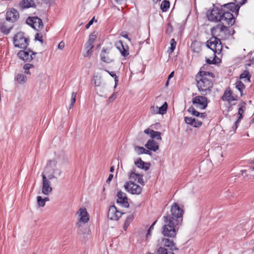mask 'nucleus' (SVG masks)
<instances>
[{"label": "nucleus", "mask_w": 254, "mask_h": 254, "mask_svg": "<svg viewBox=\"0 0 254 254\" xmlns=\"http://www.w3.org/2000/svg\"><path fill=\"white\" fill-rule=\"evenodd\" d=\"M207 17L210 21L220 22L228 26H232L235 23L233 15L222 7L214 6L207 11Z\"/></svg>", "instance_id": "1"}, {"label": "nucleus", "mask_w": 254, "mask_h": 254, "mask_svg": "<svg viewBox=\"0 0 254 254\" xmlns=\"http://www.w3.org/2000/svg\"><path fill=\"white\" fill-rule=\"evenodd\" d=\"M214 77L213 73L205 71H200L196 75L195 79L197 87L202 95H206L210 93Z\"/></svg>", "instance_id": "2"}, {"label": "nucleus", "mask_w": 254, "mask_h": 254, "mask_svg": "<svg viewBox=\"0 0 254 254\" xmlns=\"http://www.w3.org/2000/svg\"><path fill=\"white\" fill-rule=\"evenodd\" d=\"M183 210L176 203H174L172 205L170 213L166 214L163 217V226H171L179 229L183 221Z\"/></svg>", "instance_id": "3"}, {"label": "nucleus", "mask_w": 254, "mask_h": 254, "mask_svg": "<svg viewBox=\"0 0 254 254\" xmlns=\"http://www.w3.org/2000/svg\"><path fill=\"white\" fill-rule=\"evenodd\" d=\"M225 24H218L213 27L211 30L212 36H216L220 40H226L235 33L233 28L227 27Z\"/></svg>", "instance_id": "4"}, {"label": "nucleus", "mask_w": 254, "mask_h": 254, "mask_svg": "<svg viewBox=\"0 0 254 254\" xmlns=\"http://www.w3.org/2000/svg\"><path fill=\"white\" fill-rule=\"evenodd\" d=\"M28 39L25 37L23 32L17 33L13 39L14 46L21 49H26L28 45Z\"/></svg>", "instance_id": "5"}, {"label": "nucleus", "mask_w": 254, "mask_h": 254, "mask_svg": "<svg viewBox=\"0 0 254 254\" xmlns=\"http://www.w3.org/2000/svg\"><path fill=\"white\" fill-rule=\"evenodd\" d=\"M207 46L215 54H218L221 53L222 48L220 39L214 36L207 41Z\"/></svg>", "instance_id": "6"}, {"label": "nucleus", "mask_w": 254, "mask_h": 254, "mask_svg": "<svg viewBox=\"0 0 254 254\" xmlns=\"http://www.w3.org/2000/svg\"><path fill=\"white\" fill-rule=\"evenodd\" d=\"M205 95H198L193 97L192 99V104L196 108L203 110L207 106V99L205 97Z\"/></svg>", "instance_id": "7"}, {"label": "nucleus", "mask_w": 254, "mask_h": 254, "mask_svg": "<svg viewBox=\"0 0 254 254\" xmlns=\"http://www.w3.org/2000/svg\"><path fill=\"white\" fill-rule=\"evenodd\" d=\"M26 22L37 31L42 29L43 26L42 19L37 16L29 17L27 18Z\"/></svg>", "instance_id": "8"}, {"label": "nucleus", "mask_w": 254, "mask_h": 254, "mask_svg": "<svg viewBox=\"0 0 254 254\" xmlns=\"http://www.w3.org/2000/svg\"><path fill=\"white\" fill-rule=\"evenodd\" d=\"M125 188L127 191L132 194H139L142 191L141 187L132 181L126 182Z\"/></svg>", "instance_id": "9"}, {"label": "nucleus", "mask_w": 254, "mask_h": 254, "mask_svg": "<svg viewBox=\"0 0 254 254\" xmlns=\"http://www.w3.org/2000/svg\"><path fill=\"white\" fill-rule=\"evenodd\" d=\"M57 162L55 160H49L47 163L45 169V173L52 172L56 175L60 176L62 174V171L56 167Z\"/></svg>", "instance_id": "10"}, {"label": "nucleus", "mask_w": 254, "mask_h": 254, "mask_svg": "<svg viewBox=\"0 0 254 254\" xmlns=\"http://www.w3.org/2000/svg\"><path fill=\"white\" fill-rule=\"evenodd\" d=\"M129 181H132L133 182H137L140 185L144 186V182L143 179V175L137 173L135 169L133 168L132 170L128 173Z\"/></svg>", "instance_id": "11"}, {"label": "nucleus", "mask_w": 254, "mask_h": 254, "mask_svg": "<svg viewBox=\"0 0 254 254\" xmlns=\"http://www.w3.org/2000/svg\"><path fill=\"white\" fill-rule=\"evenodd\" d=\"M178 230V228H175L171 226H163L161 232L163 235L165 237L176 238Z\"/></svg>", "instance_id": "12"}, {"label": "nucleus", "mask_w": 254, "mask_h": 254, "mask_svg": "<svg viewBox=\"0 0 254 254\" xmlns=\"http://www.w3.org/2000/svg\"><path fill=\"white\" fill-rule=\"evenodd\" d=\"M42 193L48 195L52 191V188L50 186L51 182L47 179L44 173L42 174Z\"/></svg>", "instance_id": "13"}, {"label": "nucleus", "mask_w": 254, "mask_h": 254, "mask_svg": "<svg viewBox=\"0 0 254 254\" xmlns=\"http://www.w3.org/2000/svg\"><path fill=\"white\" fill-rule=\"evenodd\" d=\"M35 54L36 53H33L30 50L25 49L20 51L17 54V56L24 62H30L33 59L32 56Z\"/></svg>", "instance_id": "14"}, {"label": "nucleus", "mask_w": 254, "mask_h": 254, "mask_svg": "<svg viewBox=\"0 0 254 254\" xmlns=\"http://www.w3.org/2000/svg\"><path fill=\"white\" fill-rule=\"evenodd\" d=\"M123 213L117 210L114 205L110 207L108 213V217L112 220H118Z\"/></svg>", "instance_id": "15"}, {"label": "nucleus", "mask_w": 254, "mask_h": 254, "mask_svg": "<svg viewBox=\"0 0 254 254\" xmlns=\"http://www.w3.org/2000/svg\"><path fill=\"white\" fill-rule=\"evenodd\" d=\"M36 6L34 0H22L19 3L18 8L21 10H23L31 7L35 8Z\"/></svg>", "instance_id": "16"}, {"label": "nucleus", "mask_w": 254, "mask_h": 254, "mask_svg": "<svg viewBox=\"0 0 254 254\" xmlns=\"http://www.w3.org/2000/svg\"><path fill=\"white\" fill-rule=\"evenodd\" d=\"M221 99L223 101H227L229 103H231L233 101L237 100L238 96L236 95H234L230 88L228 87L225 90Z\"/></svg>", "instance_id": "17"}, {"label": "nucleus", "mask_w": 254, "mask_h": 254, "mask_svg": "<svg viewBox=\"0 0 254 254\" xmlns=\"http://www.w3.org/2000/svg\"><path fill=\"white\" fill-rule=\"evenodd\" d=\"M117 203L120 204L122 206L127 208L129 206V204L127 202V198L125 193L119 190L117 193Z\"/></svg>", "instance_id": "18"}, {"label": "nucleus", "mask_w": 254, "mask_h": 254, "mask_svg": "<svg viewBox=\"0 0 254 254\" xmlns=\"http://www.w3.org/2000/svg\"><path fill=\"white\" fill-rule=\"evenodd\" d=\"M18 17L19 13L16 9L11 8L7 11L6 14V20L7 21L14 22L17 20Z\"/></svg>", "instance_id": "19"}, {"label": "nucleus", "mask_w": 254, "mask_h": 254, "mask_svg": "<svg viewBox=\"0 0 254 254\" xmlns=\"http://www.w3.org/2000/svg\"><path fill=\"white\" fill-rule=\"evenodd\" d=\"M174 239L165 237V238L161 239V242L165 247L169 248L170 250L172 251L178 250V248L176 247L175 243L174 242Z\"/></svg>", "instance_id": "20"}, {"label": "nucleus", "mask_w": 254, "mask_h": 254, "mask_svg": "<svg viewBox=\"0 0 254 254\" xmlns=\"http://www.w3.org/2000/svg\"><path fill=\"white\" fill-rule=\"evenodd\" d=\"M77 213L79 217V221L80 222L86 223L88 221L89 217L86 208H80Z\"/></svg>", "instance_id": "21"}, {"label": "nucleus", "mask_w": 254, "mask_h": 254, "mask_svg": "<svg viewBox=\"0 0 254 254\" xmlns=\"http://www.w3.org/2000/svg\"><path fill=\"white\" fill-rule=\"evenodd\" d=\"M116 46L117 48V49L120 51L123 56L127 57V56L128 55V48L127 46H124L123 42L122 41L120 40L116 42Z\"/></svg>", "instance_id": "22"}, {"label": "nucleus", "mask_w": 254, "mask_h": 254, "mask_svg": "<svg viewBox=\"0 0 254 254\" xmlns=\"http://www.w3.org/2000/svg\"><path fill=\"white\" fill-rule=\"evenodd\" d=\"M185 121L186 124L191 125L195 127H199L202 125V122L201 121H199L198 120H195L191 117H185Z\"/></svg>", "instance_id": "23"}, {"label": "nucleus", "mask_w": 254, "mask_h": 254, "mask_svg": "<svg viewBox=\"0 0 254 254\" xmlns=\"http://www.w3.org/2000/svg\"><path fill=\"white\" fill-rule=\"evenodd\" d=\"M145 146L149 150L156 151L159 149L158 143L153 139H149Z\"/></svg>", "instance_id": "24"}, {"label": "nucleus", "mask_w": 254, "mask_h": 254, "mask_svg": "<svg viewBox=\"0 0 254 254\" xmlns=\"http://www.w3.org/2000/svg\"><path fill=\"white\" fill-rule=\"evenodd\" d=\"M135 166L139 168L147 171L149 168L150 164L143 161L141 158L137 159L135 162Z\"/></svg>", "instance_id": "25"}, {"label": "nucleus", "mask_w": 254, "mask_h": 254, "mask_svg": "<svg viewBox=\"0 0 254 254\" xmlns=\"http://www.w3.org/2000/svg\"><path fill=\"white\" fill-rule=\"evenodd\" d=\"M144 133L149 134L150 136L152 138H156L158 140H161V132L159 131H154L150 128H147L144 130Z\"/></svg>", "instance_id": "26"}, {"label": "nucleus", "mask_w": 254, "mask_h": 254, "mask_svg": "<svg viewBox=\"0 0 254 254\" xmlns=\"http://www.w3.org/2000/svg\"><path fill=\"white\" fill-rule=\"evenodd\" d=\"M109 52L105 49H103L101 55V60L106 63H110L113 61V59L109 56Z\"/></svg>", "instance_id": "27"}, {"label": "nucleus", "mask_w": 254, "mask_h": 254, "mask_svg": "<svg viewBox=\"0 0 254 254\" xmlns=\"http://www.w3.org/2000/svg\"><path fill=\"white\" fill-rule=\"evenodd\" d=\"M94 48L93 44L89 43H86L85 45V49L86 50V52L83 54L84 57H87L90 56L92 53V49Z\"/></svg>", "instance_id": "28"}, {"label": "nucleus", "mask_w": 254, "mask_h": 254, "mask_svg": "<svg viewBox=\"0 0 254 254\" xmlns=\"http://www.w3.org/2000/svg\"><path fill=\"white\" fill-rule=\"evenodd\" d=\"M246 103L242 101L239 104V108L238 109V115H239V119H242L243 118V114L246 110Z\"/></svg>", "instance_id": "29"}, {"label": "nucleus", "mask_w": 254, "mask_h": 254, "mask_svg": "<svg viewBox=\"0 0 254 254\" xmlns=\"http://www.w3.org/2000/svg\"><path fill=\"white\" fill-rule=\"evenodd\" d=\"M15 79L17 81V82L18 83L20 84H23L26 82L27 77L23 74L18 73L16 75Z\"/></svg>", "instance_id": "30"}, {"label": "nucleus", "mask_w": 254, "mask_h": 254, "mask_svg": "<svg viewBox=\"0 0 254 254\" xmlns=\"http://www.w3.org/2000/svg\"><path fill=\"white\" fill-rule=\"evenodd\" d=\"M11 28L12 26L8 27L6 25L5 23H3L0 27V30L4 34L7 35L9 33Z\"/></svg>", "instance_id": "31"}, {"label": "nucleus", "mask_w": 254, "mask_h": 254, "mask_svg": "<svg viewBox=\"0 0 254 254\" xmlns=\"http://www.w3.org/2000/svg\"><path fill=\"white\" fill-rule=\"evenodd\" d=\"M92 81L95 86H100L102 83V77L99 75H94Z\"/></svg>", "instance_id": "32"}, {"label": "nucleus", "mask_w": 254, "mask_h": 254, "mask_svg": "<svg viewBox=\"0 0 254 254\" xmlns=\"http://www.w3.org/2000/svg\"><path fill=\"white\" fill-rule=\"evenodd\" d=\"M235 87L240 91L241 96H242L243 95V90L245 88L244 83L240 81H238L235 83Z\"/></svg>", "instance_id": "33"}, {"label": "nucleus", "mask_w": 254, "mask_h": 254, "mask_svg": "<svg viewBox=\"0 0 254 254\" xmlns=\"http://www.w3.org/2000/svg\"><path fill=\"white\" fill-rule=\"evenodd\" d=\"M157 254H174L173 252V251L171 250H169L166 248H162L160 247L158 251H157Z\"/></svg>", "instance_id": "34"}, {"label": "nucleus", "mask_w": 254, "mask_h": 254, "mask_svg": "<svg viewBox=\"0 0 254 254\" xmlns=\"http://www.w3.org/2000/svg\"><path fill=\"white\" fill-rule=\"evenodd\" d=\"M170 7V2L168 0H163L161 4V8L163 11H166Z\"/></svg>", "instance_id": "35"}, {"label": "nucleus", "mask_w": 254, "mask_h": 254, "mask_svg": "<svg viewBox=\"0 0 254 254\" xmlns=\"http://www.w3.org/2000/svg\"><path fill=\"white\" fill-rule=\"evenodd\" d=\"M190 47L194 52L198 53L200 50L199 43L197 41H193L192 42Z\"/></svg>", "instance_id": "36"}, {"label": "nucleus", "mask_w": 254, "mask_h": 254, "mask_svg": "<svg viewBox=\"0 0 254 254\" xmlns=\"http://www.w3.org/2000/svg\"><path fill=\"white\" fill-rule=\"evenodd\" d=\"M167 108H168V104H167V103L166 102H165L161 107L158 108L159 114H160L162 115H164V114H166V113L167 112Z\"/></svg>", "instance_id": "37"}, {"label": "nucleus", "mask_w": 254, "mask_h": 254, "mask_svg": "<svg viewBox=\"0 0 254 254\" xmlns=\"http://www.w3.org/2000/svg\"><path fill=\"white\" fill-rule=\"evenodd\" d=\"M240 78H247V80L250 81L251 78V75L250 74L249 71L247 70H245L241 74Z\"/></svg>", "instance_id": "38"}, {"label": "nucleus", "mask_w": 254, "mask_h": 254, "mask_svg": "<svg viewBox=\"0 0 254 254\" xmlns=\"http://www.w3.org/2000/svg\"><path fill=\"white\" fill-rule=\"evenodd\" d=\"M188 111L194 116L199 117L200 113L195 110V109L192 106L190 107L188 109Z\"/></svg>", "instance_id": "39"}, {"label": "nucleus", "mask_w": 254, "mask_h": 254, "mask_svg": "<svg viewBox=\"0 0 254 254\" xmlns=\"http://www.w3.org/2000/svg\"><path fill=\"white\" fill-rule=\"evenodd\" d=\"M76 92H72L71 94V100H70V104L69 105V109H71L73 107L75 101H76Z\"/></svg>", "instance_id": "40"}, {"label": "nucleus", "mask_w": 254, "mask_h": 254, "mask_svg": "<svg viewBox=\"0 0 254 254\" xmlns=\"http://www.w3.org/2000/svg\"><path fill=\"white\" fill-rule=\"evenodd\" d=\"M134 150L138 155L143 154V152H144V151H145V149L143 147H140L138 146H135Z\"/></svg>", "instance_id": "41"}, {"label": "nucleus", "mask_w": 254, "mask_h": 254, "mask_svg": "<svg viewBox=\"0 0 254 254\" xmlns=\"http://www.w3.org/2000/svg\"><path fill=\"white\" fill-rule=\"evenodd\" d=\"M37 201L39 207H44L45 205V203L41 196L37 197Z\"/></svg>", "instance_id": "42"}, {"label": "nucleus", "mask_w": 254, "mask_h": 254, "mask_svg": "<svg viewBox=\"0 0 254 254\" xmlns=\"http://www.w3.org/2000/svg\"><path fill=\"white\" fill-rule=\"evenodd\" d=\"M105 71L108 72L112 77L114 78L115 82L116 85L117 84V82H118V77L117 76L116 74L114 71H109L106 69H105Z\"/></svg>", "instance_id": "43"}, {"label": "nucleus", "mask_w": 254, "mask_h": 254, "mask_svg": "<svg viewBox=\"0 0 254 254\" xmlns=\"http://www.w3.org/2000/svg\"><path fill=\"white\" fill-rule=\"evenodd\" d=\"M94 33H95L94 32L89 36V39L86 43H89L90 44L93 45V43L96 38V35Z\"/></svg>", "instance_id": "44"}, {"label": "nucleus", "mask_w": 254, "mask_h": 254, "mask_svg": "<svg viewBox=\"0 0 254 254\" xmlns=\"http://www.w3.org/2000/svg\"><path fill=\"white\" fill-rule=\"evenodd\" d=\"M157 221H154L153 224L150 226V227H149V228L148 229V231H147V234L146 235V238L148 239V237L151 236V232L153 230V229H154V226L155 225V224L156 223Z\"/></svg>", "instance_id": "45"}, {"label": "nucleus", "mask_w": 254, "mask_h": 254, "mask_svg": "<svg viewBox=\"0 0 254 254\" xmlns=\"http://www.w3.org/2000/svg\"><path fill=\"white\" fill-rule=\"evenodd\" d=\"M171 47L170 48V50L171 52H173L175 50L176 46V42L175 41L174 39H172L170 41Z\"/></svg>", "instance_id": "46"}, {"label": "nucleus", "mask_w": 254, "mask_h": 254, "mask_svg": "<svg viewBox=\"0 0 254 254\" xmlns=\"http://www.w3.org/2000/svg\"><path fill=\"white\" fill-rule=\"evenodd\" d=\"M35 39L36 40H38L42 44L43 43V37L41 34L37 33L35 35Z\"/></svg>", "instance_id": "47"}, {"label": "nucleus", "mask_w": 254, "mask_h": 254, "mask_svg": "<svg viewBox=\"0 0 254 254\" xmlns=\"http://www.w3.org/2000/svg\"><path fill=\"white\" fill-rule=\"evenodd\" d=\"M150 111L153 114H159V109L157 106H151Z\"/></svg>", "instance_id": "48"}, {"label": "nucleus", "mask_w": 254, "mask_h": 254, "mask_svg": "<svg viewBox=\"0 0 254 254\" xmlns=\"http://www.w3.org/2000/svg\"><path fill=\"white\" fill-rule=\"evenodd\" d=\"M45 175H47V179H49V180L50 181V180H51L53 178H56L55 177V174L54 173H52V172H50V173H45Z\"/></svg>", "instance_id": "49"}, {"label": "nucleus", "mask_w": 254, "mask_h": 254, "mask_svg": "<svg viewBox=\"0 0 254 254\" xmlns=\"http://www.w3.org/2000/svg\"><path fill=\"white\" fill-rule=\"evenodd\" d=\"M95 19V17H93L92 19L91 20H90L89 22L85 26V28L86 29H88L89 28V27L93 24V21Z\"/></svg>", "instance_id": "50"}, {"label": "nucleus", "mask_w": 254, "mask_h": 254, "mask_svg": "<svg viewBox=\"0 0 254 254\" xmlns=\"http://www.w3.org/2000/svg\"><path fill=\"white\" fill-rule=\"evenodd\" d=\"M116 98V95L115 94H113L108 99L109 102H112L114 100H115Z\"/></svg>", "instance_id": "51"}, {"label": "nucleus", "mask_w": 254, "mask_h": 254, "mask_svg": "<svg viewBox=\"0 0 254 254\" xmlns=\"http://www.w3.org/2000/svg\"><path fill=\"white\" fill-rule=\"evenodd\" d=\"M64 43L63 42H61L58 45V48L60 50L64 49Z\"/></svg>", "instance_id": "52"}, {"label": "nucleus", "mask_w": 254, "mask_h": 254, "mask_svg": "<svg viewBox=\"0 0 254 254\" xmlns=\"http://www.w3.org/2000/svg\"><path fill=\"white\" fill-rule=\"evenodd\" d=\"M113 178V175L110 174L108 177V178L107 179V180L106 181L107 183L109 184L110 183V182L111 181V180H112Z\"/></svg>", "instance_id": "53"}, {"label": "nucleus", "mask_w": 254, "mask_h": 254, "mask_svg": "<svg viewBox=\"0 0 254 254\" xmlns=\"http://www.w3.org/2000/svg\"><path fill=\"white\" fill-rule=\"evenodd\" d=\"M44 3L51 4L55 0H42Z\"/></svg>", "instance_id": "54"}, {"label": "nucleus", "mask_w": 254, "mask_h": 254, "mask_svg": "<svg viewBox=\"0 0 254 254\" xmlns=\"http://www.w3.org/2000/svg\"><path fill=\"white\" fill-rule=\"evenodd\" d=\"M252 171H254V161L251 163L250 166V168L249 170V171L250 172Z\"/></svg>", "instance_id": "55"}, {"label": "nucleus", "mask_w": 254, "mask_h": 254, "mask_svg": "<svg viewBox=\"0 0 254 254\" xmlns=\"http://www.w3.org/2000/svg\"><path fill=\"white\" fill-rule=\"evenodd\" d=\"M241 119H239V118L237 119V120L235 122L234 126L233 127V128L235 127V129H236L238 127V124L239 123Z\"/></svg>", "instance_id": "56"}, {"label": "nucleus", "mask_w": 254, "mask_h": 254, "mask_svg": "<svg viewBox=\"0 0 254 254\" xmlns=\"http://www.w3.org/2000/svg\"><path fill=\"white\" fill-rule=\"evenodd\" d=\"M206 117V114L205 113H200L199 117L201 118L204 119Z\"/></svg>", "instance_id": "57"}, {"label": "nucleus", "mask_w": 254, "mask_h": 254, "mask_svg": "<svg viewBox=\"0 0 254 254\" xmlns=\"http://www.w3.org/2000/svg\"><path fill=\"white\" fill-rule=\"evenodd\" d=\"M233 196L232 194H231V192L228 191L226 192V197H231Z\"/></svg>", "instance_id": "58"}, {"label": "nucleus", "mask_w": 254, "mask_h": 254, "mask_svg": "<svg viewBox=\"0 0 254 254\" xmlns=\"http://www.w3.org/2000/svg\"><path fill=\"white\" fill-rule=\"evenodd\" d=\"M23 68L25 70L29 69L30 68H29V66H28V64H25L23 66Z\"/></svg>", "instance_id": "59"}, {"label": "nucleus", "mask_w": 254, "mask_h": 254, "mask_svg": "<svg viewBox=\"0 0 254 254\" xmlns=\"http://www.w3.org/2000/svg\"><path fill=\"white\" fill-rule=\"evenodd\" d=\"M206 62L207 63H208L209 64H214V60H210L209 59H207L206 60Z\"/></svg>", "instance_id": "60"}, {"label": "nucleus", "mask_w": 254, "mask_h": 254, "mask_svg": "<svg viewBox=\"0 0 254 254\" xmlns=\"http://www.w3.org/2000/svg\"><path fill=\"white\" fill-rule=\"evenodd\" d=\"M174 71H172L169 75L168 77V80H170V78H171L172 77H173L174 76Z\"/></svg>", "instance_id": "61"}, {"label": "nucleus", "mask_w": 254, "mask_h": 254, "mask_svg": "<svg viewBox=\"0 0 254 254\" xmlns=\"http://www.w3.org/2000/svg\"><path fill=\"white\" fill-rule=\"evenodd\" d=\"M235 9L236 10V13L238 14V13L239 9L240 8V7H239V6H238V5H235Z\"/></svg>", "instance_id": "62"}, {"label": "nucleus", "mask_w": 254, "mask_h": 254, "mask_svg": "<svg viewBox=\"0 0 254 254\" xmlns=\"http://www.w3.org/2000/svg\"><path fill=\"white\" fill-rule=\"evenodd\" d=\"M254 63V60H251L250 63H247L246 64V65L250 66L252 64Z\"/></svg>", "instance_id": "63"}, {"label": "nucleus", "mask_w": 254, "mask_h": 254, "mask_svg": "<svg viewBox=\"0 0 254 254\" xmlns=\"http://www.w3.org/2000/svg\"><path fill=\"white\" fill-rule=\"evenodd\" d=\"M236 1H238L237 2L241 3V4L244 3V0H235ZM246 0H245L246 1Z\"/></svg>", "instance_id": "64"}]
</instances>
